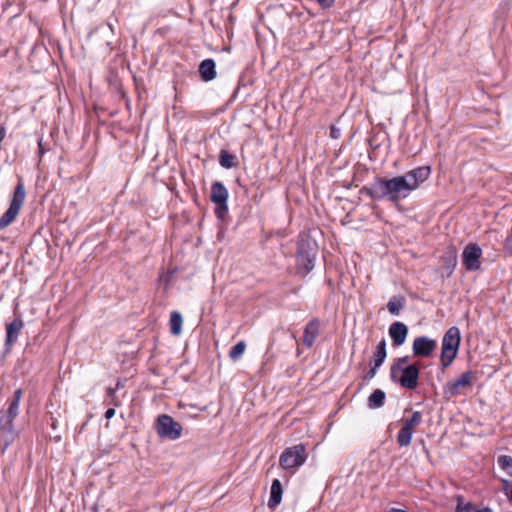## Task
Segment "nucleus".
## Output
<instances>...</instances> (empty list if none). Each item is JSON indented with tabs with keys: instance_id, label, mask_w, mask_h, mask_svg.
<instances>
[{
	"instance_id": "38",
	"label": "nucleus",
	"mask_w": 512,
	"mask_h": 512,
	"mask_svg": "<svg viewBox=\"0 0 512 512\" xmlns=\"http://www.w3.org/2000/svg\"><path fill=\"white\" fill-rule=\"evenodd\" d=\"M51 419H52V422H51L50 426L52 429L56 430L58 428V421L53 417H51Z\"/></svg>"
},
{
	"instance_id": "5",
	"label": "nucleus",
	"mask_w": 512,
	"mask_h": 512,
	"mask_svg": "<svg viewBox=\"0 0 512 512\" xmlns=\"http://www.w3.org/2000/svg\"><path fill=\"white\" fill-rule=\"evenodd\" d=\"M316 253L317 244L314 240L305 238L298 242L296 262L299 270L304 274H308L314 268Z\"/></svg>"
},
{
	"instance_id": "29",
	"label": "nucleus",
	"mask_w": 512,
	"mask_h": 512,
	"mask_svg": "<svg viewBox=\"0 0 512 512\" xmlns=\"http://www.w3.org/2000/svg\"><path fill=\"white\" fill-rule=\"evenodd\" d=\"M116 392H117L116 389H114L113 387H107L106 388V396L109 399L108 403L110 405H113V406H119L120 405V401L116 397Z\"/></svg>"
},
{
	"instance_id": "36",
	"label": "nucleus",
	"mask_w": 512,
	"mask_h": 512,
	"mask_svg": "<svg viewBox=\"0 0 512 512\" xmlns=\"http://www.w3.org/2000/svg\"><path fill=\"white\" fill-rule=\"evenodd\" d=\"M38 150H39L38 152H39V154H40L41 156H42V155H44V154H45V152H46V149L43 147L42 138H40V139L38 140Z\"/></svg>"
},
{
	"instance_id": "26",
	"label": "nucleus",
	"mask_w": 512,
	"mask_h": 512,
	"mask_svg": "<svg viewBox=\"0 0 512 512\" xmlns=\"http://www.w3.org/2000/svg\"><path fill=\"white\" fill-rule=\"evenodd\" d=\"M422 422V414L419 411H414L412 416L405 419L403 426L412 430Z\"/></svg>"
},
{
	"instance_id": "2",
	"label": "nucleus",
	"mask_w": 512,
	"mask_h": 512,
	"mask_svg": "<svg viewBox=\"0 0 512 512\" xmlns=\"http://www.w3.org/2000/svg\"><path fill=\"white\" fill-rule=\"evenodd\" d=\"M390 380L407 390L417 388L420 376L419 362L411 363L409 356L395 358L390 365Z\"/></svg>"
},
{
	"instance_id": "41",
	"label": "nucleus",
	"mask_w": 512,
	"mask_h": 512,
	"mask_svg": "<svg viewBox=\"0 0 512 512\" xmlns=\"http://www.w3.org/2000/svg\"><path fill=\"white\" fill-rule=\"evenodd\" d=\"M388 512H410V511L400 509V508H391Z\"/></svg>"
},
{
	"instance_id": "35",
	"label": "nucleus",
	"mask_w": 512,
	"mask_h": 512,
	"mask_svg": "<svg viewBox=\"0 0 512 512\" xmlns=\"http://www.w3.org/2000/svg\"><path fill=\"white\" fill-rule=\"evenodd\" d=\"M115 408L111 407V408H108L104 414L105 418L106 419H111L112 417H114L115 415Z\"/></svg>"
},
{
	"instance_id": "18",
	"label": "nucleus",
	"mask_w": 512,
	"mask_h": 512,
	"mask_svg": "<svg viewBox=\"0 0 512 512\" xmlns=\"http://www.w3.org/2000/svg\"><path fill=\"white\" fill-rule=\"evenodd\" d=\"M387 357L386 341L382 339L374 352L370 364H374L376 367H381Z\"/></svg>"
},
{
	"instance_id": "16",
	"label": "nucleus",
	"mask_w": 512,
	"mask_h": 512,
	"mask_svg": "<svg viewBox=\"0 0 512 512\" xmlns=\"http://www.w3.org/2000/svg\"><path fill=\"white\" fill-rule=\"evenodd\" d=\"M282 484L279 479H274L271 484L270 498L268 500V507L274 510L282 500Z\"/></svg>"
},
{
	"instance_id": "22",
	"label": "nucleus",
	"mask_w": 512,
	"mask_h": 512,
	"mask_svg": "<svg viewBox=\"0 0 512 512\" xmlns=\"http://www.w3.org/2000/svg\"><path fill=\"white\" fill-rule=\"evenodd\" d=\"M219 164L225 169H231L236 165V156L227 150H221L219 154Z\"/></svg>"
},
{
	"instance_id": "14",
	"label": "nucleus",
	"mask_w": 512,
	"mask_h": 512,
	"mask_svg": "<svg viewBox=\"0 0 512 512\" xmlns=\"http://www.w3.org/2000/svg\"><path fill=\"white\" fill-rule=\"evenodd\" d=\"M24 326V322L21 317L15 318L12 322L7 324L6 326V338H5V345H11L13 344L21 331V329Z\"/></svg>"
},
{
	"instance_id": "19",
	"label": "nucleus",
	"mask_w": 512,
	"mask_h": 512,
	"mask_svg": "<svg viewBox=\"0 0 512 512\" xmlns=\"http://www.w3.org/2000/svg\"><path fill=\"white\" fill-rule=\"evenodd\" d=\"M386 394L381 389L374 390L368 397V407L370 409L381 408L385 403Z\"/></svg>"
},
{
	"instance_id": "31",
	"label": "nucleus",
	"mask_w": 512,
	"mask_h": 512,
	"mask_svg": "<svg viewBox=\"0 0 512 512\" xmlns=\"http://www.w3.org/2000/svg\"><path fill=\"white\" fill-rule=\"evenodd\" d=\"M379 368L380 367H376L374 364H370V369L366 372L364 378L366 380H371L372 378L375 377V375H376V373H377Z\"/></svg>"
},
{
	"instance_id": "9",
	"label": "nucleus",
	"mask_w": 512,
	"mask_h": 512,
	"mask_svg": "<svg viewBox=\"0 0 512 512\" xmlns=\"http://www.w3.org/2000/svg\"><path fill=\"white\" fill-rule=\"evenodd\" d=\"M438 347L435 339L428 336H418L412 344V353L417 358H431Z\"/></svg>"
},
{
	"instance_id": "15",
	"label": "nucleus",
	"mask_w": 512,
	"mask_h": 512,
	"mask_svg": "<svg viewBox=\"0 0 512 512\" xmlns=\"http://www.w3.org/2000/svg\"><path fill=\"white\" fill-rule=\"evenodd\" d=\"M228 196V190L223 183L219 181L212 183L210 199L214 204L227 202Z\"/></svg>"
},
{
	"instance_id": "13",
	"label": "nucleus",
	"mask_w": 512,
	"mask_h": 512,
	"mask_svg": "<svg viewBox=\"0 0 512 512\" xmlns=\"http://www.w3.org/2000/svg\"><path fill=\"white\" fill-rule=\"evenodd\" d=\"M320 326H321V323H320L319 319H317V318H313L311 321H309L307 323V325L304 328V333H303V344L306 347L310 348L313 346L316 338L319 335Z\"/></svg>"
},
{
	"instance_id": "23",
	"label": "nucleus",
	"mask_w": 512,
	"mask_h": 512,
	"mask_svg": "<svg viewBox=\"0 0 512 512\" xmlns=\"http://www.w3.org/2000/svg\"><path fill=\"white\" fill-rule=\"evenodd\" d=\"M183 319L179 312L174 311L170 316V332L173 335H179L182 330Z\"/></svg>"
},
{
	"instance_id": "6",
	"label": "nucleus",
	"mask_w": 512,
	"mask_h": 512,
	"mask_svg": "<svg viewBox=\"0 0 512 512\" xmlns=\"http://www.w3.org/2000/svg\"><path fill=\"white\" fill-rule=\"evenodd\" d=\"M308 454L303 444L286 448L280 455L279 465L284 470L295 471L307 460Z\"/></svg>"
},
{
	"instance_id": "21",
	"label": "nucleus",
	"mask_w": 512,
	"mask_h": 512,
	"mask_svg": "<svg viewBox=\"0 0 512 512\" xmlns=\"http://www.w3.org/2000/svg\"><path fill=\"white\" fill-rule=\"evenodd\" d=\"M405 305V299L402 296H394L387 303V309L392 315H398Z\"/></svg>"
},
{
	"instance_id": "24",
	"label": "nucleus",
	"mask_w": 512,
	"mask_h": 512,
	"mask_svg": "<svg viewBox=\"0 0 512 512\" xmlns=\"http://www.w3.org/2000/svg\"><path fill=\"white\" fill-rule=\"evenodd\" d=\"M412 436L413 431L402 426L396 437L397 444L400 447H407L411 443Z\"/></svg>"
},
{
	"instance_id": "42",
	"label": "nucleus",
	"mask_w": 512,
	"mask_h": 512,
	"mask_svg": "<svg viewBox=\"0 0 512 512\" xmlns=\"http://www.w3.org/2000/svg\"><path fill=\"white\" fill-rule=\"evenodd\" d=\"M472 512H492L491 509L485 508V509H475Z\"/></svg>"
},
{
	"instance_id": "39",
	"label": "nucleus",
	"mask_w": 512,
	"mask_h": 512,
	"mask_svg": "<svg viewBox=\"0 0 512 512\" xmlns=\"http://www.w3.org/2000/svg\"><path fill=\"white\" fill-rule=\"evenodd\" d=\"M124 387V384L122 383L121 380H118L117 383H116V386L113 387L114 389H116V391L122 389Z\"/></svg>"
},
{
	"instance_id": "12",
	"label": "nucleus",
	"mask_w": 512,
	"mask_h": 512,
	"mask_svg": "<svg viewBox=\"0 0 512 512\" xmlns=\"http://www.w3.org/2000/svg\"><path fill=\"white\" fill-rule=\"evenodd\" d=\"M394 346H401L405 343L408 335V327L399 321L392 323L388 329Z\"/></svg>"
},
{
	"instance_id": "4",
	"label": "nucleus",
	"mask_w": 512,
	"mask_h": 512,
	"mask_svg": "<svg viewBox=\"0 0 512 512\" xmlns=\"http://www.w3.org/2000/svg\"><path fill=\"white\" fill-rule=\"evenodd\" d=\"M25 198V186L22 179H20L17 185L15 186L8 209L0 218V230H3L6 227H8L16 219L25 202Z\"/></svg>"
},
{
	"instance_id": "10",
	"label": "nucleus",
	"mask_w": 512,
	"mask_h": 512,
	"mask_svg": "<svg viewBox=\"0 0 512 512\" xmlns=\"http://www.w3.org/2000/svg\"><path fill=\"white\" fill-rule=\"evenodd\" d=\"M17 432L14 429L13 422L10 420H0V453H4L14 442Z\"/></svg>"
},
{
	"instance_id": "7",
	"label": "nucleus",
	"mask_w": 512,
	"mask_h": 512,
	"mask_svg": "<svg viewBox=\"0 0 512 512\" xmlns=\"http://www.w3.org/2000/svg\"><path fill=\"white\" fill-rule=\"evenodd\" d=\"M155 428L160 438L172 441L179 439L183 430L181 424L167 414L157 417Z\"/></svg>"
},
{
	"instance_id": "8",
	"label": "nucleus",
	"mask_w": 512,
	"mask_h": 512,
	"mask_svg": "<svg viewBox=\"0 0 512 512\" xmlns=\"http://www.w3.org/2000/svg\"><path fill=\"white\" fill-rule=\"evenodd\" d=\"M482 249L476 243L467 244L462 252V264L467 271H476L481 267Z\"/></svg>"
},
{
	"instance_id": "27",
	"label": "nucleus",
	"mask_w": 512,
	"mask_h": 512,
	"mask_svg": "<svg viewBox=\"0 0 512 512\" xmlns=\"http://www.w3.org/2000/svg\"><path fill=\"white\" fill-rule=\"evenodd\" d=\"M246 344L244 341H239L230 350L229 356L233 360H237L245 351Z\"/></svg>"
},
{
	"instance_id": "28",
	"label": "nucleus",
	"mask_w": 512,
	"mask_h": 512,
	"mask_svg": "<svg viewBox=\"0 0 512 512\" xmlns=\"http://www.w3.org/2000/svg\"><path fill=\"white\" fill-rule=\"evenodd\" d=\"M215 215L218 219H224L228 212L227 202L215 204Z\"/></svg>"
},
{
	"instance_id": "3",
	"label": "nucleus",
	"mask_w": 512,
	"mask_h": 512,
	"mask_svg": "<svg viewBox=\"0 0 512 512\" xmlns=\"http://www.w3.org/2000/svg\"><path fill=\"white\" fill-rule=\"evenodd\" d=\"M461 342L460 330L456 326L450 327L442 338L441 343V366L443 369L448 368L457 357Z\"/></svg>"
},
{
	"instance_id": "32",
	"label": "nucleus",
	"mask_w": 512,
	"mask_h": 512,
	"mask_svg": "<svg viewBox=\"0 0 512 512\" xmlns=\"http://www.w3.org/2000/svg\"><path fill=\"white\" fill-rule=\"evenodd\" d=\"M473 510H474V507L470 503L458 504L457 505V511L458 512H472Z\"/></svg>"
},
{
	"instance_id": "25",
	"label": "nucleus",
	"mask_w": 512,
	"mask_h": 512,
	"mask_svg": "<svg viewBox=\"0 0 512 512\" xmlns=\"http://www.w3.org/2000/svg\"><path fill=\"white\" fill-rule=\"evenodd\" d=\"M19 410V403L17 399H13L9 404L8 410L6 412H0V420H10L13 422L14 418L17 416Z\"/></svg>"
},
{
	"instance_id": "20",
	"label": "nucleus",
	"mask_w": 512,
	"mask_h": 512,
	"mask_svg": "<svg viewBox=\"0 0 512 512\" xmlns=\"http://www.w3.org/2000/svg\"><path fill=\"white\" fill-rule=\"evenodd\" d=\"M441 259L446 276H451L457 265V256L454 253H450L443 255Z\"/></svg>"
},
{
	"instance_id": "40",
	"label": "nucleus",
	"mask_w": 512,
	"mask_h": 512,
	"mask_svg": "<svg viewBox=\"0 0 512 512\" xmlns=\"http://www.w3.org/2000/svg\"><path fill=\"white\" fill-rule=\"evenodd\" d=\"M20 397H21V390H20V389H18V390H16V391H15V393H14V399H17V400H18V402H19V401H20Z\"/></svg>"
},
{
	"instance_id": "37",
	"label": "nucleus",
	"mask_w": 512,
	"mask_h": 512,
	"mask_svg": "<svg viewBox=\"0 0 512 512\" xmlns=\"http://www.w3.org/2000/svg\"><path fill=\"white\" fill-rule=\"evenodd\" d=\"M505 244H506V246L512 248V231L506 237Z\"/></svg>"
},
{
	"instance_id": "11",
	"label": "nucleus",
	"mask_w": 512,
	"mask_h": 512,
	"mask_svg": "<svg viewBox=\"0 0 512 512\" xmlns=\"http://www.w3.org/2000/svg\"><path fill=\"white\" fill-rule=\"evenodd\" d=\"M471 379V371H466L462 373L459 378L454 379L446 384V386L444 387V393L451 397L458 395L461 388L467 387L471 384Z\"/></svg>"
},
{
	"instance_id": "1",
	"label": "nucleus",
	"mask_w": 512,
	"mask_h": 512,
	"mask_svg": "<svg viewBox=\"0 0 512 512\" xmlns=\"http://www.w3.org/2000/svg\"><path fill=\"white\" fill-rule=\"evenodd\" d=\"M430 173L429 166H419L403 175L390 179L376 177L372 183L363 188V191L372 200H388L392 203H398L408 198L413 191L418 189L429 178Z\"/></svg>"
},
{
	"instance_id": "30",
	"label": "nucleus",
	"mask_w": 512,
	"mask_h": 512,
	"mask_svg": "<svg viewBox=\"0 0 512 512\" xmlns=\"http://www.w3.org/2000/svg\"><path fill=\"white\" fill-rule=\"evenodd\" d=\"M499 464L503 468L511 467L512 466V457L508 455L501 456L498 460Z\"/></svg>"
},
{
	"instance_id": "34",
	"label": "nucleus",
	"mask_w": 512,
	"mask_h": 512,
	"mask_svg": "<svg viewBox=\"0 0 512 512\" xmlns=\"http://www.w3.org/2000/svg\"><path fill=\"white\" fill-rule=\"evenodd\" d=\"M341 135V130L335 126H331L330 128V137L333 139H338Z\"/></svg>"
},
{
	"instance_id": "17",
	"label": "nucleus",
	"mask_w": 512,
	"mask_h": 512,
	"mask_svg": "<svg viewBox=\"0 0 512 512\" xmlns=\"http://www.w3.org/2000/svg\"><path fill=\"white\" fill-rule=\"evenodd\" d=\"M216 64L213 59H205L200 63L199 72L202 79L206 82L216 77Z\"/></svg>"
},
{
	"instance_id": "33",
	"label": "nucleus",
	"mask_w": 512,
	"mask_h": 512,
	"mask_svg": "<svg viewBox=\"0 0 512 512\" xmlns=\"http://www.w3.org/2000/svg\"><path fill=\"white\" fill-rule=\"evenodd\" d=\"M336 0H316L322 9H329L333 6Z\"/></svg>"
}]
</instances>
